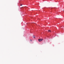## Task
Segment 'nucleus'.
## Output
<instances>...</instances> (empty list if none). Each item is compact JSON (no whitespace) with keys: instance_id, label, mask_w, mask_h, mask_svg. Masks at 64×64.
<instances>
[{"instance_id":"f257e3e1","label":"nucleus","mask_w":64,"mask_h":64,"mask_svg":"<svg viewBox=\"0 0 64 64\" xmlns=\"http://www.w3.org/2000/svg\"><path fill=\"white\" fill-rule=\"evenodd\" d=\"M43 39L42 38L39 39H38V40L39 41V42H41L42 41H43Z\"/></svg>"},{"instance_id":"f03ea898","label":"nucleus","mask_w":64,"mask_h":64,"mask_svg":"<svg viewBox=\"0 0 64 64\" xmlns=\"http://www.w3.org/2000/svg\"><path fill=\"white\" fill-rule=\"evenodd\" d=\"M48 32H51V30H48Z\"/></svg>"},{"instance_id":"7ed1b4c3","label":"nucleus","mask_w":64,"mask_h":64,"mask_svg":"<svg viewBox=\"0 0 64 64\" xmlns=\"http://www.w3.org/2000/svg\"><path fill=\"white\" fill-rule=\"evenodd\" d=\"M33 37H34V38H35V37L34 36H33Z\"/></svg>"},{"instance_id":"20e7f679","label":"nucleus","mask_w":64,"mask_h":64,"mask_svg":"<svg viewBox=\"0 0 64 64\" xmlns=\"http://www.w3.org/2000/svg\"><path fill=\"white\" fill-rule=\"evenodd\" d=\"M30 41H32V40H30Z\"/></svg>"},{"instance_id":"39448f33","label":"nucleus","mask_w":64,"mask_h":64,"mask_svg":"<svg viewBox=\"0 0 64 64\" xmlns=\"http://www.w3.org/2000/svg\"><path fill=\"white\" fill-rule=\"evenodd\" d=\"M20 6H22V4H21L20 5Z\"/></svg>"}]
</instances>
